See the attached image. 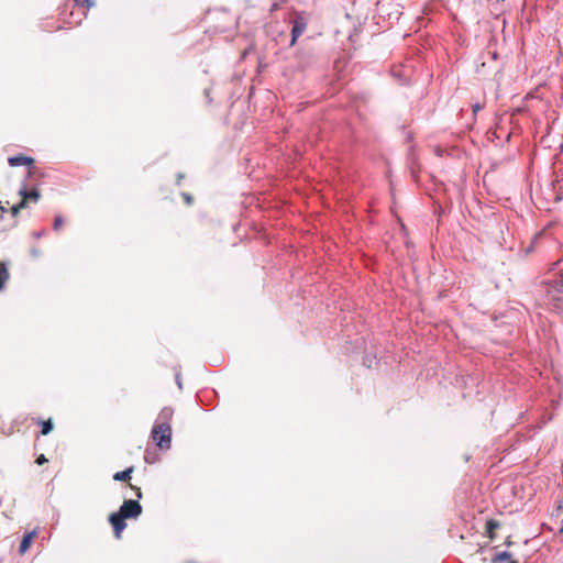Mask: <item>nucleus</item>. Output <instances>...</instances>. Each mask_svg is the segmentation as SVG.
Wrapping results in <instances>:
<instances>
[{
    "label": "nucleus",
    "instance_id": "nucleus-1",
    "mask_svg": "<svg viewBox=\"0 0 563 563\" xmlns=\"http://www.w3.org/2000/svg\"><path fill=\"white\" fill-rule=\"evenodd\" d=\"M142 512V507L136 500H124L118 512H113L109 517V521L113 527L117 539H121V533L125 529V519H135Z\"/></svg>",
    "mask_w": 563,
    "mask_h": 563
},
{
    "label": "nucleus",
    "instance_id": "nucleus-2",
    "mask_svg": "<svg viewBox=\"0 0 563 563\" xmlns=\"http://www.w3.org/2000/svg\"><path fill=\"white\" fill-rule=\"evenodd\" d=\"M172 429L169 423L156 422L152 430V438L162 449H168L170 445Z\"/></svg>",
    "mask_w": 563,
    "mask_h": 563
},
{
    "label": "nucleus",
    "instance_id": "nucleus-3",
    "mask_svg": "<svg viewBox=\"0 0 563 563\" xmlns=\"http://www.w3.org/2000/svg\"><path fill=\"white\" fill-rule=\"evenodd\" d=\"M20 195L22 196V200L18 205L12 206L11 208L13 216H16L19 211L25 207L27 200L36 202L40 198V194L36 190H32L30 192L21 190Z\"/></svg>",
    "mask_w": 563,
    "mask_h": 563
},
{
    "label": "nucleus",
    "instance_id": "nucleus-4",
    "mask_svg": "<svg viewBox=\"0 0 563 563\" xmlns=\"http://www.w3.org/2000/svg\"><path fill=\"white\" fill-rule=\"evenodd\" d=\"M306 30V22L302 18H297L294 21V26L291 30V45L295 44L296 40L305 32Z\"/></svg>",
    "mask_w": 563,
    "mask_h": 563
},
{
    "label": "nucleus",
    "instance_id": "nucleus-5",
    "mask_svg": "<svg viewBox=\"0 0 563 563\" xmlns=\"http://www.w3.org/2000/svg\"><path fill=\"white\" fill-rule=\"evenodd\" d=\"M11 166H20V165H31L33 159L31 157H26L23 155L12 156L8 159Z\"/></svg>",
    "mask_w": 563,
    "mask_h": 563
},
{
    "label": "nucleus",
    "instance_id": "nucleus-6",
    "mask_svg": "<svg viewBox=\"0 0 563 563\" xmlns=\"http://www.w3.org/2000/svg\"><path fill=\"white\" fill-rule=\"evenodd\" d=\"M35 536H36V532L35 531H31V532H29L27 534H25L23 537V539L21 541V544H20V553L23 554V553H25L30 549V547L32 544V541L35 538Z\"/></svg>",
    "mask_w": 563,
    "mask_h": 563
},
{
    "label": "nucleus",
    "instance_id": "nucleus-7",
    "mask_svg": "<svg viewBox=\"0 0 563 563\" xmlns=\"http://www.w3.org/2000/svg\"><path fill=\"white\" fill-rule=\"evenodd\" d=\"M173 417V409L170 408H164L162 409V411L159 412L158 415V418H157V421L156 422H166L168 423V421L172 419Z\"/></svg>",
    "mask_w": 563,
    "mask_h": 563
},
{
    "label": "nucleus",
    "instance_id": "nucleus-8",
    "mask_svg": "<svg viewBox=\"0 0 563 563\" xmlns=\"http://www.w3.org/2000/svg\"><path fill=\"white\" fill-rule=\"evenodd\" d=\"M494 561L497 562V563H504V562H507V563H518L516 560L511 559V555L508 552H500V553H498L495 556Z\"/></svg>",
    "mask_w": 563,
    "mask_h": 563
},
{
    "label": "nucleus",
    "instance_id": "nucleus-9",
    "mask_svg": "<svg viewBox=\"0 0 563 563\" xmlns=\"http://www.w3.org/2000/svg\"><path fill=\"white\" fill-rule=\"evenodd\" d=\"M132 472H133L132 467H130V468H128L125 471H122V472H118V473L114 474L113 479H115V481H126V479L130 478Z\"/></svg>",
    "mask_w": 563,
    "mask_h": 563
},
{
    "label": "nucleus",
    "instance_id": "nucleus-10",
    "mask_svg": "<svg viewBox=\"0 0 563 563\" xmlns=\"http://www.w3.org/2000/svg\"><path fill=\"white\" fill-rule=\"evenodd\" d=\"M8 278L7 269L3 265L0 264V289L3 287L4 282Z\"/></svg>",
    "mask_w": 563,
    "mask_h": 563
},
{
    "label": "nucleus",
    "instance_id": "nucleus-11",
    "mask_svg": "<svg viewBox=\"0 0 563 563\" xmlns=\"http://www.w3.org/2000/svg\"><path fill=\"white\" fill-rule=\"evenodd\" d=\"M42 426H43L42 434H44V435L48 434L53 428L51 420L44 421Z\"/></svg>",
    "mask_w": 563,
    "mask_h": 563
},
{
    "label": "nucleus",
    "instance_id": "nucleus-12",
    "mask_svg": "<svg viewBox=\"0 0 563 563\" xmlns=\"http://www.w3.org/2000/svg\"><path fill=\"white\" fill-rule=\"evenodd\" d=\"M45 462H47L46 457L42 454L40 455L37 459H36V463L37 464H44Z\"/></svg>",
    "mask_w": 563,
    "mask_h": 563
},
{
    "label": "nucleus",
    "instance_id": "nucleus-13",
    "mask_svg": "<svg viewBox=\"0 0 563 563\" xmlns=\"http://www.w3.org/2000/svg\"><path fill=\"white\" fill-rule=\"evenodd\" d=\"M60 225H62V219L59 217H57L55 219L54 227H55V229H58Z\"/></svg>",
    "mask_w": 563,
    "mask_h": 563
},
{
    "label": "nucleus",
    "instance_id": "nucleus-14",
    "mask_svg": "<svg viewBox=\"0 0 563 563\" xmlns=\"http://www.w3.org/2000/svg\"><path fill=\"white\" fill-rule=\"evenodd\" d=\"M136 496H137L139 498H141V496H142V493H141V489H140V488H136Z\"/></svg>",
    "mask_w": 563,
    "mask_h": 563
},
{
    "label": "nucleus",
    "instance_id": "nucleus-15",
    "mask_svg": "<svg viewBox=\"0 0 563 563\" xmlns=\"http://www.w3.org/2000/svg\"><path fill=\"white\" fill-rule=\"evenodd\" d=\"M186 201L189 203L190 202V197L186 196Z\"/></svg>",
    "mask_w": 563,
    "mask_h": 563
},
{
    "label": "nucleus",
    "instance_id": "nucleus-16",
    "mask_svg": "<svg viewBox=\"0 0 563 563\" xmlns=\"http://www.w3.org/2000/svg\"><path fill=\"white\" fill-rule=\"evenodd\" d=\"M177 384L179 387H181V383L179 382V379L177 378Z\"/></svg>",
    "mask_w": 563,
    "mask_h": 563
}]
</instances>
